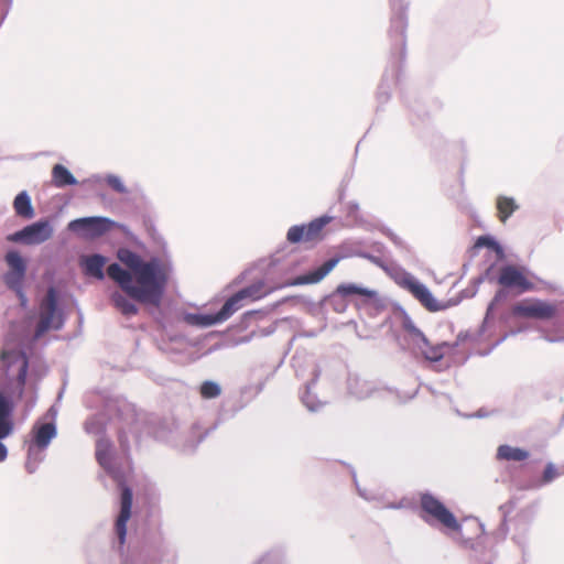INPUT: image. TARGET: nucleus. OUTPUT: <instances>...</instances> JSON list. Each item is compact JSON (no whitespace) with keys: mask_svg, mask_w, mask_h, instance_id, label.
<instances>
[{"mask_svg":"<svg viewBox=\"0 0 564 564\" xmlns=\"http://www.w3.org/2000/svg\"><path fill=\"white\" fill-rule=\"evenodd\" d=\"M107 274L133 300L153 306L161 304L162 299L159 297V292L154 291V288L140 285L137 282L133 284V274L122 269L118 263H111L107 268Z\"/></svg>","mask_w":564,"mask_h":564,"instance_id":"2","label":"nucleus"},{"mask_svg":"<svg viewBox=\"0 0 564 564\" xmlns=\"http://www.w3.org/2000/svg\"><path fill=\"white\" fill-rule=\"evenodd\" d=\"M336 293L341 296L359 295L367 300H373L378 295L376 291L356 284H340L337 286Z\"/></svg>","mask_w":564,"mask_h":564,"instance_id":"21","label":"nucleus"},{"mask_svg":"<svg viewBox=\"0 0 564 564\" xmlns=\"http://www.w3.org/2000/svg\"><path fill=\"white\" fill-rule=\"evenodd\" d=\"M502 297V291H499L497 292V294L495 295L492 302L490 303L488 310L490 311L492 308V306Z\"/></svg>","mask_w":564,"mask_h":564,"instance_id":"31","label":"nucleus"},{"mask_svg":"<svg viewBox=\"0 0 564 564\" xmlns=\"http://www.w3.org/2000/svg\"><path fill=\"white\" fill-rule=\"evenodd\" d=\"M109 183H110V185H111L115 189H117V191H119V192H122V191H123V186L121 185V183H120V181H119V180L115 178V180H111Z\"/></svg>","mask_w":564,"mask_h":564,"instance_id":"30","label":"nucleus"},{"mask_svg":"<svg viewBox=\"0 0 564 564\" xmlns=\"http://www.w3.org/2000/svg\"><path fill=\"white\" fill-rule=\"evenodd\" d=\"M121 446L128 448V445L126 444V442H122V441H121Z\"/></svg>","mask_w":564,"mask_h":564,"instance_id":"32","label":"nucleus"},{"mask_svg":"<svg viewBox=\"0 0 564 564\" xmlns=\"http://www.w3.org/2000/svg\"><path fill=\"white\" fill-rule=\"evenodd\" d=\"M118 258L130 269L138 284L154 288V291L159 292V297H163L167 278L155 261L145 262L140 256L127 249L119 250Z\"/></svg>","mask_w":564,"mask_h":564,"instance_id":"1","label":"nucleus"},{"mask_svg":"<svg viewBox=\"0 0 564 564\" xmlns=\"http://www.w3.org/2000/svg\"><path fill=\"white\" fill-rule=\"evenodd\" d=\"M272 292L271 288H267L263 281H258L248 285L234 295H231L218 312V319L227 321L237 311L246 305L247 302L260 300Z\"/></svg>","mask_w":564,"mask_h":564,"instance_id":"3","label":"nucleus"},{"mask_svg":"<svg viewBox=\"0 0 564 564\" xmlns=\"http://www.w3.org/2000/svg\"><path fill=\"white\" fill-rule=\"evenodd\" d=\"M52 181L53 184L58 188L77 184L74 175L62 164H55L53 166Z\"/></svg>","mask_w":564,"mask_h":564,"instance_id":"19","label":"nucleus"},{"mask_svg":"<svg viewBox=\"0 0 564 564\" xmlns=\"http://www.w3.org/2000/svg\"><path fill=\"white\" fill-rule=\"evenodd\" d=\"M511 313L516 317L551 319L556 314V306L539 299H525L516 303Z\"/></svg>","mask_w":564,"mask_h":564,"instance_id":"8","label":"nucleus"},{"mask_svg":"<svg viewBox=\"0 0 564 564\" xmlns=\"http://www.w3.org/2000/svg\"><path fill=\"white\" fill-rule=\"evenodd\" d=\"M530 457V453L520 447H513L507 444L497 448L496 458L503 462H523Z\"/></svg>","mask_w":564,"mask_h":564,"instance_id":"17","label":"nucleus"},{"mask_svg":"<svg viewBox=\"0 0 564 564\" xmlns=\"http://www.w3.org/2000/svg\"><path fill=\"white\" fill-rule=\"evenodd\" d=\"M32 440L29 444L28 454L33 455L39 451H44L53 438L57 435L54 422H36L31 430Z\"/></svg>","mask_w":564,"mask_h":564,"instance_id":"13","label":"nucleus"},{"mask_svg":"<svg viewBox=\"0 0 564 564\" xmlns=\"http://www.w3.org/2000/svg\"><path fill=\"white\" fill-rule=\"evenodd\" d=\"M109 220L102 217H86L74 219L68 224V229L80 232L88 238L104 235L109 229Z\"/></svg>","mask_w":564,"mask_h":564,"instance_id":"14","label":"nucleus"},{"mask_svg":"<svg viewBox=\"0 0 564 564\" xmlns=\"http://www.w3.org/2000/svg\"><path fill=\"white\" fill-rule=\"evenodd\" d=\"M132 508V491L129 487H123L120 499V513L116 521V532L119 543L122 545L126 542L127 523L131 517Z\"/></svg>","mask_w":564,"mask_h":564,"instance_id":"15","label":"nucleus"},{"mask_svg":"<svg viewBox=\"0 0 564 564\" xmlns=\"http://www.w3.org/2000/svg\"><path fill=\"white\" fill-rule=\"evenodd\" d=\"M498 283L503 288L517 290L519 294L534 290V283L528 279L525 270L512 264L500 269Z\"/></svg>","mask_w":564,"mask_h":564,"instance_id":"11","label":"nucleus"},{"mask_svg":"<svg viewBox=\"0 0 564 564\" xmlns=\"http://www.w3.org/2000/svg\"><path fill=\"white\" fill-rule=\"evenodd\" d=\"M420 508L422 511L421 517L425 522L432 523L435 521L454 531L460 529L455 516L432 494L425 492L421 495Z\"/></svg>","mask_w":564,"mask_h":564,"instance_id":"4","label":"nucleus"},{"mask_svg":"<svg viewBox=\"0 0 564 564\" xmlns=\"http://www.w3.org/2000/svg\"><path fill=\"white\" fill-rule=\"evenodd\" d=\"M6 262L9 270L3 275L6 285L14 291L22 306L26 305V296L23 292V281L26 272V263L18 251H9L6 254Z\"/></svg>","mask_w":564,"mask_h":564,"instance_id":"5","label":"nucleus"},{"mask_svg":"<svg viewBox=\"0 0 564 564\" xmlns=\"http://www.w3.org/2000/svg\"><path fill=\"white\" fill-rule=\"evenodd\" d=\"M518 209L514 199L507 196H499L497 199V216L501 223L507 219Z\"/></svg>","mask_w":564,"mask_h":564,"instance_id":"22","label":"nucleus"},{"mask_svg":"<svg viewBox=\"0 0 564 564\" xmlns=\"http://www.w3.org/2000/svg\"><path fill=\"white\" fill-rule=\"evenodd\" d=\"M57 294L54 288H50L40 305V319L36 325L34 337H42L51 328L58 329L62 326L61 318L56 315Z\"/></svg>","mask_w":564,"mask_h":564,"instance_id":"6","label":"nucleus"},{"mask_svg":"<svg viewBox=\"0 0 564 564\" xmlns=\"http://www.w3.org/2000/svg\"><path fill=\"white\" fill-rule=\"evenodd\" d=\"M14 402L7 392L0 391V462L8 456V449L2 440L10 436L14 430Z\"/></svg>","mask_w":564,"mask_h":564,"instance_id":"10","label":"nucleus"},{"mask_svg":"<svg viewBox=\"0 0 564 564\" xmlns=\"http://www.w3.org/2000/svg\"><path fill=\"white\" fill-rule=\"evenodd\" d=\"M53 231V227L48 220H40L10 235L8 239L25 245H40L52 238Z\"/></svg>","mask_w":564,"mask_h":564,"instance_id":"9","label":"nucleus"},{"mask_svg":"<svg viewBox=\"0 0 564 564\" xmlns=\"http://www.w3.org/2000/svg\"><path fill=\"white\" fill-rule=\"evenodd\" d=\"M560 475H564V465L561 468H556L554 464L549 463L543 471L541 482L549 484Z\"/></svg>","mask_w":564,"mask_h":564,"instance_id":"26","label":"nucleus"},{"mask_svg":"<svg viewBox=\"0 0 564 564\" xmlns=\"http://www.w3.org/2000/svg\"><path fill=\"white\" fill-rule=\"evenodd\" d=\"M185 322L193 326L208 327L215 324L223 323L218 319V313L216 314H187L184 317Z\"/></svg>","mask_w":564,"mask_h":564,"instance_id":"23","label":"nucleus"},{"mask_svg":"<svg viewBox=\"0 0 564 564\" xmlns=\"http://www.w3.org/2000/svg\"><path fill=\"white\" fill-rule=\"evenodd\" d=\"M339 258H333L324 262L321 267L317 269L304 274L297 276L291 285H300V284H314L322 281L338 263Z\"/></svg>","mask_w":564,"mask_h":564,"instance_id":"16","label":"nucleus"},{"mask_svg":"<svg viewBox=\"0 0 564 564\" xmlns=\"http://www.w3.org/2000/svg\"><path fill=\"white\" fill-rule=\"evenodd\" d=\"M328 223V217H319L307 225L292 226L288 230L286 239L291 243L314 246L323 239V229Z\"/></svg>","mask_w":564,"mask_h":564,"instance_id":"7","label":"nucleus"},{"mask_svg":"<svg viewBox=\"0 0 564 564\" xmlns=\"http://www.w3.org/2000/svg\"><path fill=\"white\" fill-rule=\"evenodd\" d=\"M85 273L97 278L98 280L104 279V267L106 264V258L100 254H93L85 257L82 260Z\"/></svg>","mask_w":564,"mask_h":564,"instance_id":"18","label":"nucleus"},{"mask_svg":"<svg viewBox=\"0 0 564 564\" xmlns=\"http://www.w3.org/2000/svg\"><path fill=\"white\" fill-rule=\"evenodd\" d=\"M112 302L115 306L127 316L135 315L138 313L137 306L128 300L124 295L120 293H115L112 295Z\"/></svg>","mask_w":564,"mask_h":564,"instance_id":"24","label":"nucleus"},{"mask_svg":"<svg viewBox=\"0 0 564 564\" xmlns=\"http://www.w3.org/2000/svg\"><path fill=\"white\" fill-rule=\"evenodd\" d=\"M13 208L18 216L30 219L34 216L31 198L26 192L19 193L13 200Z\"/></svg>","mask_w":564,"mask_h":564,"instance_id":"20","label":"nucleus"},{"mask_svg":"<svg viewBox=\"0 0 564 564\" xmlns=\"http://www.w3.org/2000/svg\"><path fill=\"white\" fill-rule=\"evenodd\" d=\"M401 285L408 290L430 312H437L443 306L434 299L430 290L411 274H406Z\"/></svg>","mask_w":564,"mask_h":564,"instance_id":"12","label":"nucleus"},{"mask_svg":"<svg viewBox=\"0 0 564 564\" xmlns=\"http://www.w3.org/2000/svg\"><path fill=\"white\" fill-rule=\"evenodd\" d=\"M14 355H17L14 350H2L0 354V358L2 361H7Z\"/></svg>","mask_w":564,"mask_h":564,"instance_id":"29","label":"nucleus"},{"mask_svg":"<svg viewBox=\"0 0 564 564\" xmlns=\"http://www.w3.org/2000/svg\"><path fill=\"white\" fill-rule=\"evenodd\" d=\"M26 370H28V360L24 359L23 364H22V367H21V369L19 371V375H18L19 382L22 383V384L25 381Z\"/></svg>","mask_w":564,"mask_h":564,"instance_id":"28","label":"nucleus"},{"mask_svg":"<svg viewBox=\"0 0 564 564\" xmlns=\"http://www.w3.org/2000/svg\"><path fill=\"white\" fill-rule=\"evenodd\" d=\"M200 395L204 399H214L220 395V387L213 381H204L199 389Z\"/></svg>","mask_w":564,"mask_h":564,"instance_id":"25","label":"nucleus"},{"mask_svg":"<svg viewBox=\"0 0 564 564\" xmlns=\"http://www.w3.org/2000/svg\"><path fill=\"white\" fill-rule=\"evenodd\" d=\"M482 247H488V248L495 250L497 253H500L502 251L499 243L496 242L492 238H490L488 236L478 237L474 245V249H479Z\"/></svg>","mask_w":564,"mask_h":564,"instance_id":"27","label":"nucleus"}]
</instances>
